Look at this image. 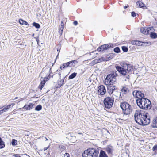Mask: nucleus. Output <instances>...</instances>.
<instances>
[{"label": "nucleus", "instance_id": "obj_32", "mask_svg": "<svg viewBox=\"0 0 157 157\" xmlns=\"http://www.w3.org/2000/svg\"><path fill=\"white\" fill-rule=\"evenodd\" d=\"M128 64H127L125 63H122L120 64L121 65V66L122 68H126V67Z\"/></svg>", "mask_w": 157, "mask_h": 157}, {"label": "nucleus", "instance_id": "obj_7", "mask_svg": "<svg viewBox=\"0 0 157 157\" xmlns=\"http://www.w3.org/2000/svg\"><path fill=\"white\" fill-rule=\"evenodd\" d=\"M114 47L113 44L112 43L104 44L99 46L97 49V51L100 52H103L111 48Z\"/></svg>", "mask_w": 157, "mask_h": 157}, {"label": "nucleus", "instance_id": "obj_60", "mask_svg": "<svg viewBox=\"0 0 157 157\" xmlns=\"http://www.w3.org/2000/svg\"><path fill=\"white\" fill-rule=\"evenodd\" d=\"M129 76L128 75V76H126V78H127L128 79L129 78Z\"/></svg>", "mask_w": 157, "mask_h": 157}, {"label": "nucleus", "instance_id": "obj_50", "mask_svg": "<svg viewBox=\"0 0 157 157\" xmlns=\"http://www.w3.org/2000/svg\"><path fill=\"white\" fill-rule=\"evenodd\" d=\"M98 62H99V63L101 62L102 61V59H101V58H99L98 59Z\"/></svg>", "mask_w": 157, "mask_h": 157}, {"label": "nucleus", "instance_id": "obj_30", "mask_svg": "<svg viewBox=\"0 0 157 157\" xmlns=\"http://www.w3.org/2000/svg\"><path fill=\"white\" fill-rule=\"evenodd\" d=\"M42 108V106L40 105H37L35 108L36 110L39 111Z\"/></svg>", "mask_w": 157, "mask_h": 157}, {"label": "nucleus", "instance_id": "obj_39", "mask_svg": "<svg viewBox=\"0 0 157 157\" xmlns=\"http://www.w3.org/2000/svg\"><path fill=\"white\" fill-rule=\"evenodd\" d=\"M59 148L60 150L61 151H63L66 149V147L65 146L63 145H60L59 147Z\"/></svg>", "mask_w": 157, "mask_h": 157}, {"label": "nucleus", "instance_id": "obj_45", "mask_svg": "<svg viewBox=\"0 0 157 157\" xmlns=\"http://www.w3.org/2000/svg\"><path fill=\"white\" fill-rule=\"evenodd\" d=\"M13 156L15 157H21L18 154H14Z\"/></svg>", "mask_w": 157, "mask_h": 157}, {"label": "nucleus", "instance_id": "obj_44", "mask_svg": "<svg viewBox=\"0 0 157 157\" xmlns=\"http://www.w3.org/2000/svg\"><path fill=\"white\" fill-rule=\"evenodd\" d=\"M64 157H70V155L67 153H66L64 154Z\"/></svg>", "mask_w": 157, "mask_h": 157}, {"label": "nucleus", "instance_id": "obj_63", "mask_svg": "<svg viewBox=\"0 0 157 157\" xmlns=\"http://www.w3.org/2000/svg\"><path fill=\"white\" fill-rule=\"evenodd\" d=\"M47 155H50V154L49 152H48V153Z\"/></svg>", "mask_w": 157, "mask_h": 157}, {"label": "nucleus", "instance_id": "obj_59", "mask_svg": "<svg viewBox=\"0 0 157 157\" xmlns=\"http://www.w3.org/2000/svg\"><path fill=\"white\" fill-rule=\"evenodd\" d=\"M15 104L14 103H13L11 104H10V105H11V106L12 105V106H13Z\"/></svg>", "mask_w": 157, "mask_h": 157}, {"label": "nucleus", "instance_id": "obj_37", "mask_svg": "<svg viewBox=\"0 0 157 157\" xmlns=\"http://www.w3.org/2000/svg\"><path fill=\"white\" fill-rule=\"evenodd\" d=\"M122 156L123 157H129V155L127 151L125 153H123L122 154Z\"/></svg>", "mask_w": 157, "mask_h": 157}, {"label": "nucleus", "instance_id": "obj_35", "mask_svg": "<svg viewBox=\"0 0 157 157\" xmlns=\"http://www.w3.org/2000/svg\"><path fill=\"white\" fill-rule=\"evenodd\" d=\"M106 57L107 60V61L110 60L113 58V53H111L109 55H107L106 56Z\"/></svg>", "mask_w": 157, "mask_h": 157}, {"label": "nucleus", "instance_id": "obj_12", "mask_svg": "<svg viewBox=\"0 0 157 157\" xmlns=\"http://www.w3.org/2000/svg\"><path fill=\"white\" fill-rule=\"evenodd\" d=\"M151 30L150 28H141L140 29V31L142 33L147 34L149 33V30Z\"/></svg>", "mask_w": 157, "mask_h": 157}, {"label": "nucleus", "instance_id": "obj_34", "mask_svg": "<svg viewBox=\"0 0 157 157\" xmlns=\"http://www.w3.org/2000/svg\"><path fill=\"white\" fill-rule=\"evenodd\" d=\"M17 141L15 139H13L12 140L11 144L12 145L15 146L17 145Z\"/></svg>", "mask_w": 157, "mask_h": 157}, {"label": "nucleus", "instance_id": "obj_19", "mask_svg": "<svg viewBox=\"0 0 157 157\" xmlns=\"http://www.w3.org/2000/svg\"><path fill=\"white\" fill-rule=\"evenodd\" d=\"M45 82L46 81L44 79H43V80H41V83L38 87L41 90L44 86Z\"/></svg>", "mask_w": 157, "mask_h": 157}, {"label": "nucleus", "instance_id": "obj_27", "mask_svg": "<svg viewBox=\"0 0 157 157\" xmlns=\"http://www.w3.org/2000/svg\"><path fill=\"white\" fill-rule=\"evenodd\" d=\"M141 41L138 40H135L132 42V44L133 45H135L138 46H141Z\"/></svg>", "mask_w": 157, "mask_h": 157}, {"label": "nucleus", "instance_id": "obj_42", "mask_svg": "<svg viewBox=\"0 0 157 157\" xmlns=\"http://www.w3.org/2000/svg\"><path fill=\"white\" fill-rule=\"evenodd\" d=\"M39 35L37 37H34V38L36 39V40L37 42V44L39 45Z\"/></svg>", "mask_w": 157, "mask_h": 157}, {"label": "nucleus", "instance_id": "obj_56", "mask_svg": "<svg viewBox=\"0 0 157 157\" xmlns=\"http://www.w3.org/2000/svg\"><path fill=\"white\" fill-rule=\"evenodd\" d=\"M60 68L62 70V69H63L64 68H63V65H62V66H61L60 67Z\"/></svg>", "mask_w": 157, "mask_h": 157}, {"label": "nucleus", "instance_id": "obj_47", "mask_svg": "<svg viewBox=\"0 0 157 157\" xmlns=\"http://www.w3.org/2000/svg\"><path fill=\"white\" fill-rule=\"evenodd\" d=\"M78 22L77 21H75L73 22V24L75 25H76L78 24Z\"/></svg>", "mask_w": 157, "mask_h": 157}, {"label": "nucleus", "instance_id": "obj_22", "mask_svg": "<svg viewBox=\"0 0 157 157\" xmlns=\"http://www.w3.org/2000/svg\"><path fill=\"white\" fill-rule=\"evenodd\" d=\"M128 89L126 87L124 86L121 90V91L124 94H126L129 91Z\"/></svg>", "mask_w": 157, "mask_h": 157}, {"label": "nucleus", "instance_id": "obj_15", "mask_svg": "<svg viewBox=\"0 0 157 157\" xmlns=\"http://www.w3.org/2000/svg\"><path fill=\"white\" fill-rule=\"evenodd\" d=\"M148 113H147L145 112L144 117H143V121H147V120L148 121V123L147 124V125H148L150 122V118L148 116Z\"/></svg>", "mask_w": 157, "mask_h": 157}, {"label": "nucleus", "instance_id": "obj_20", "mask_svg": "<svg viewBox=\"0 0 157 157\" xmlns=\"http://www.w3.org/2000/svg\"><path fill=\"white\" fill-rule=\"evenodd\" d=\"M78 62L76 60H72L68 62L69 64V67H71L72 66H74L75 65V64L77 63Z\"/></svg>", "mask_w": 157, "mask_h": 157}, {"label": "nucleus", "instance_id": "obj_58", "mask_svg": "<svg viewBox=\"0 0 157 157\" xmlns=\"http://www.w3.org/2000/svg\"><path fill=\"white\" fill-rule=\"evenodd\" d=\"M30 133L29 132H28L25 135L26 136H29V134H30Z\"/></svg>", "mask_w": 157, "mask_h": 157}, {"label": "nucleus", "instance_id": "obj_26", "mask_svg": "<svg viewBox=\"0 0 157 157\" xmlns=\"http://www.w3.org/2000/svg\"><path fill=\"white\" fill-rule=\"evenodd\" d=\"M77 75V73L74 72L72 73L68 77V78L69 79H71L75 77Z\"/></svg>", "mask_w": 157, "mask_h": 157}, {"label": "nucleus", "instance_id": "obj_55", "mask_svg": "<svg viewBox=\"0 0 157 157\" xmlns=\"http://www.w3.org/2000/svg\"><path fill=\"white\" fill-rule=\"evenodd\" d=\"M68 135L69 136H70L71 137H73V136H72L71 134V133H69L68 134Z\"/></svg>", "mask_w": 157, "mask_h": 157}, {"label": "nucleus", "instance_id": "obj_10", "mask_svg": "<svg viewBox=\"0 0 157 157\" xmlns=\"http://www.w3.org/2000/svg\"><path fill=\"white\" fill-rule=\"evenodd\" d=\"M106 90L105 87L103 85H101L98 87V94L102 95L105 94Z\"/></svg>", "mask_w": 157, "mask_h": 157}, {"label": "nucleus", "instance_id": "obj_17", "mask_svg": "<svg viewBox=\"0 0 157 157\" xmlns=\"http://www.w3.org/2000/svg\"><path fill=\"white\" fill-rule=\"evenodd\" d=\"M51 70L50 68H49L48 66H46L45 67H44L42 70V72L43 73L44 72H47L48 73V74L49 73L50 71Z\"/></svg>", "mask_w": 157, "mask_h": 157}, {"label": "nucleus", "instance_id": "obj_54", "mask_svg": "<svg viewBox=\"0 0 157 157\" xmlns=\"http://www.w3.org/2000/svg\"><path fill=\"white\" fill-rule=\"evenodd\" d=\"M48 147H44V151L45 150H47L48 149Z\"/></svg>", "mask_w": 157, "mask_h": 157}, {"label": "nucleus", "instance_id": "obj_38", "mask_svg": "<svg viewBox=\"0 0 157 157\" xmlns=\"http://www.w3.org/2000/svg\"><path fill=\"white\" fill-rule=\"evenodd\" d=\"M122 49L123 51L124 52H127L128 50V47L125 46H122Z\"/></svg>", "mask_w": 157, "mask_h": 157}, {"label": "nucleus", "instance_id": "obj_6", "mask_svg": "<svg viewBox=\"0 0 157 157\" xmlns=\"http://www.w3.org/2000/svg\"><path fill=\"white\" fill-rule=\"evenodd\" d=\"M113 102L114 100L109 97L105 98L103 101L105 107L107 109L112 107Z\"/></svg>", "mask_w": 157, "mask_h": 157}, {"label": "nucleus", "instance_id": "obj_31", "mask_svg": "<svg viewBox=\"0 0 157 157\" xmlns=\"http://www.w3.org/2000/svg\"><path fill=\"white\" fill-rule=\"evenodd\" d=\"M114 51L117 53H119L120 52V50L118 47H117L113 49Z\"/></svg>", "mask_w": 157, "mask_h": 157}, {"label": "nucleus", "instance_id": "obj_62", "mask_svg": "<svg viewBox=\"0 0 157 157\" xmlns=\"http://www.w3.org/2000/svg\"><path fill=\"white\" fill-rule=\"evenodd\" d=\"M59 52L58 53V55H57V56H56V59L57 58L58 56V55H59Z\"/></svg>", "mask_w": 157, "mask_h": 157}, {"label": "nucleus", "instance_id": "obj_51", "mask_svg": "<svg viewBox=\"0 0 157 157\" xmlns=\"http://www.w3.org/2000/svg\"><path fill=\"white\" fill-rule=\"evenodd\" d=\"M61 27H64V23L63 21H61Z\"/></svg>", "mask_w": 157, "mask_h": 157}, {"label": "nucleus", "instance_id": "obj_24", "mask_svg": "<svg viewBox=\"0 0 157 157\" xmlns=\"http://www.w3.org/2000/svg\"><path fill=\"white\" fill-rule=\"evenodd\" d=\"M58 87H60L63 86L64 84V79H61L60 81L58 82Z\"/></svg>", "mask_w": 157, "mask_h": 157}, {"label": "nucleus", "instance_id": "obj_23", "mask_svg": "<svg viewBox=\"0 0 157 157\" xmlns=\"http://www.w3.org/2000/svg\"><path fill=\"white\" fill-rule=\"evenodd\" d=\"M152 126L153 128L157 127V117H156L155 120H153Z\"/></svg>", "mask_w": 157, "mask_h": 157}, {"label": "nucleus", "instance_id": "obj_41", "mask_svg": "<svg viewBox=\"0 0 157 157\" xmlns=\"http://www.w3.org/2000/svg\"><path fill=\"white\" fill-rule=\"evenodd\" d=\"M11 106V105H8L6 107H5L3 109L4 110L5 112L7 110L9 109L10 107Z\"/></svg>", "mask_w": 157, "mask_h": 157}, {"label": "nucleus", "instance_id": "obj_29", "mask_svg": "<svg viewBox=\"0 0 157 157\" xmlns=\"http://www.w3.org/2000/svg\"><path fill=\"white\" fill-rule=\"evenodd\" d=\"M150 43L148 42H144L141 41L140 45L141 46H146L148 45V44Z\"/></svg>", "mask_w": 157, "mask_h": 157}, {"label": "nucleus", "instance_id": "obj_16", "mask_svg": "<svg viewBox=\"0 0 157 157\" xmlns=\"http://www.w3.org/2000/svg\"><path fill=\"white\" fill-rule=\"evenodd\" d=\"M112 147H108L105 148V151L109 155H111L112 153L113 149Z\"/></svg>", "mask_w": 157, "mask_h": 157}, {"label": "nucleus", "instance_id": "obj_5", "mask_svg": "<svg viewBox=\"0 0 157 157\" xmlns=\"http://www.w3.org/2000/svg\"><path fill=\"white\" fill-rule=\"evenodd\" d=\"M116 71L115 73H111L107 75L105 80V83L106 85L113 84L116 81V77L118 75L116 73Z\"/></svg>", "mask_w": 157, "mask_h": 157}, {"label": "nucleus", "instance_id": "obj_43", "mask_svg": "<svg viewBox=\"0 0 157 157\" xmlns=\"http://www.w3.org/2000/svg\"><path fill=\"white\" fill-rule=\"evenodd\" d=\"M136 14L135 12L134 11H133L131 12V16L132 17H135L136 16Z\"/></svg>", "mask_w": 157, "mask_h": 157}, {"label": "nucleus", "instance_id": "obj_64", "mask_svg": "<svg viewBox=\"0 0 157 157\" xmlns=\"http://www.w3.org/2000/svg\"><path fill=\"white\" fill-rule=\"evenodd\" d=\"M18 98V97H16V98H14V99L15 100V99H17Z\"/></svg>", "mask_w": 157, "mask_h": 157}, {"label": "nucleus", "instance_id": "obj_8", "mask_svg": "<svg viewBox=\"0 0 157 157\" xmlns=\"http://www.w3.org/2000/svg\"><path fill=\"white\" fill-rule=\"evenodd\" d=\"M115 68L117 71L122 75L125 76L127 75L126 69L122 68L121 67L119 66H116Z\"/></svg>", "mask_w": 157, "mask_h": 157}, {"label": "nucleus", "instance_id": "obj_14", "mask_svg": "<svg viewBox=\"0 0 157 157\" xmlns=\"http://www.w3.org/2000/svg\"><path fill=\"white\" fill-rule=\"evenodd\" d=\"M34 105L32 103H29L28 105H25V106L23 107V109H26L27 110H30L31 109Z\"/></svg>", "mask_w": 157, "mask_h": 157}, {"label": "nucleus", "instance_id": "obj_25", "mask_svg": "<svg viewBox=\"0 0 157 157\" xmlns=\"http://www.w3.org/2000/svg\"><path fill=\"white\" fill-rule=\"evenodd\" d=\"M19 22L20 24L22 25H26L29 26V24L27 22L22 19H20L19 20Z\"/></svg>", "mask_w": 157, "mask_h": 157}, {"label": "nucleus", "instance_id": "obj_18", "mask_svg": "<svg viewBox=\"0 0 157 157\" xmlns=\"http://www.w3.org/2000/svg\"><path fill=\"white\" fill-rule=\"evenodd\" d=\"M150 36L152 39H155L157 38V34L154 32H150Z\"/></svg>", "mask_w": 157, "mask_h": 157}, {"label": "nucleus", "instance_id": "obj_28", "mask_svg": "<svg viewBox=\"0 0 157 157\" xmlns=\"http://www.w3.org/2000/svg\"><path fill=\"white\" fill-rule=\"evenodd\" d=\"M33 26L35 27L37 29H39L40 28V25L39 23H36L35 22H34L33 23Z\"/></svg>", "mask_w": 157, "mask_h": 157}, {"label": "nucleus", "instance_id": "obj_36", "mask_svg": "<svg viewBox=\"0 0 157 157\" xmlns=\"http://www.w3.org/2000/svg\"><path fill=\"white\" fill-rule=\"evenodd\" d=\"M152 150L154 151L155 154L157 153V145H155L153 146Z\"/></svg>", "mask_w": 157, "mask_h": 157}, {"label": "nucleus", "instance_id": "obj_53", "mask_svg": "<svg viewBox=\"0 0 157 157\" xmlns=\"http://www.w3.org/2000/svg\"><path fill=\"white\" fill-rule=\"evenodd\" d=\"M94 62H95V63H99V62H98V59H95L94 60Z\"/></svg>", "mask_w": 157, "mask_h": 157}, {"label": "nucleus", "instance_id": "obj_61", "mask_svg": "<svg viewBox=\"0 0 157 157\" xmlns=\"http://www.w3.org/2000/svg\"><path fill=\"white\" fill-rule=\"evenodd\" d=\"M94 51H93V52H90V55H91L92 54L94 53Z\"/></svg>", "mask_w": 157, "mask_h": 157}, {"label": "nucleus", "instance_id": "obj_57", "mask_svg": "<svg viewBox=\"0 0 157 157\" xmlns=\"http://www.w3.org/2000/svg\"><path fill=\"white\" fill-rule=\"evenodd\" d=\"M128 6H125L124 7V9H126L128 7Z\"/></svg>", "mask_w": 157, "mask_h": 157}, {"label": "nucleus", "instance_id": "obj_3", "mask_svg": "<svg viewBox=\"0 0 157 157\" xmlns=\"http://www.w3.org/2000/svg\"><path fill=\"white\" fill-rule=\"evenodd\" d=\"M99 154V150L89 148L84 151L82 155L83 157H98Z\"/></svg>", "mask_w": 157, "mask_h": 157}, {"label": "nucleus", "instance_id": "obj_4", "mask_svg": "<svg viewBox=\"0 0 157 157\" xmlns=\"http://www.w3.org/2000/svg\"><path fill=\"white\" fill-rule=\"evenodd\" d=\"M120 107L122 109L123 113L124 115H129L132 111V107L129 104L126 102L121 103Z\"/></svg>", "mask_w": 157, "mask_h": 157}, {"label": "nucleus", "instance_id": "obj_13", "mask_svg": "<svg viewBox=\"0 0 157 157\" xmlns=\"http://www.w3.org/2000/svg\"><path fill=\"white\" fill-rule=\"evenodd\" d=\"M133 69V66H132L130 64H128L126 67V68L127 74L129 73L130 74L132 73Z\"/></svg>", "mask_w": 157, "mask_h": 157}, {"label": "nucleus", "instance_id": "obj_9", "mask_svg": "<svg viewBox=\"0 0 157 157\" xmlns=\"http://www.w3.org/2000/svg\"><path fill=\"white\" fill-rule=\"evenodd\" d=\"M133 96L138 99L144 98V94L141 91L135 90L132 93Z\"/></svg>", "mask_w": 157, "mask_h": 157}, {"label": "nucleus", "instance_id": "obj_11", "mask_svg": "<svg viewBox=\"0 0 157 157\" xmlns=\"http://www.w3.org/2000/svg\"><path fill=\"white\" fill-rule=\"evenodd\" d=\"M107 85V89L108 92L110 94H112L113 93V91L117 89V88L114 85H113V84L106 85Z\"/></svg>", "mask_w": 157, "mask_h": 157}, {"label": "nucleus", "instance_id": "obj_33", "mask_svg": "<svg viewBox=\"0 0 157 157\" xmlns=\"http://www.w3.org/2000/svg\"><path fill=\"white\" fill-rule=\"evenodd\" d=\"M136 4L137 5H139V6L140 8L143 7L144 5V4L143 3L140 2L139 1L137 2Z\"/></svg>", "mask_w": 157, "mask_h": 157}, {"label": "nucleus", "instance_id": "obj_49", "mask_svg": "<svg viewBox=\"0 0 157 157\" xmlns=\"http://www.w3.org/2000/svg\"><path fill=\"white\" fill-rule=\"evenodd\" d=\"M49 76H50V75H49L47 77H46L44 78V79H46V80L47 79H49L50 77H49Z\"/></svg>", "mask_w": 157, "mask_h": 157}, {"label": "nucleus", "instance_id": "obj_46", "mask_svg": "<svg viewBox=\"0 0 157 157\" xmlns=\"http://www.w3.org/2000/svg\"><path fill=\"white\" fill-rule=\"evenodd\" d=\"M101 59H102V61H107V57L105 58L104 57H101Z\"/></svg>", "mask_w": 157, "mask_h": 157}, {"label": "nucleus", "instance_id": "obj_2", "mask_svg": "<svg viewBox=\"0 0 157 157\" xmlns=\"http://www.w3.org/2000/svg\"><path fill=\"white\" fill-rule=\"evenodd\" d=\"M137 105L141 109L147 110L149 107L150 109L151 107V101L147 98H140L136 100Z\"/></svg>", "mask_w": 157, "mask_h": 157}, {"label": "nucleus", "instance_id": "obj_52", "mask_svg": "<svg viewBox=\"0 0 157 157\" xmlns=\"http://www.w3.org/2000/svg\"><path fill=\"white\" fill-rule=\"evenodd\" d=\"M63 28L64 27H61L60 28V29L62 33L63 29Z\"/></svg>", "mask_w": 157, "mask_h": 157}, {"label": "nucleus", "instance_id": "obj_48", "mask_svg": "<svg viewBox=\"0 0 157 157\" xmlns=\"http://www.w3.org/2000/svg\"><path fill=\"white\" fill-rule=\"evenodd\" d=\"M5 112L4 110L3 109L0 110V115L2 114L3 113Z\"/></svg>", "mask_w": 157, "mask_h": 157}, {"label": "nucleus", "instance_id": "obj_21", "mask_svg": "<svg viewBox=\"0 0 157 157\" xmlns=\"http://www.w3.org/2000/svg\"><path fill=\"white\" fill-rule=\"evenodd\" d=\"M5 146V142L2 140L1 137H0V149L4 148Z\"/></svg>", "mask_w": 157, "mask_h": 157}, {"label": "nucleus", "instance_id": "obj_40", "mask_svg": "<svg viewBox=\"0 0 157 157\" xmlns=\"http://www.w3.org/2000/svg\"><path fill=\"white\" fill-rule=\"evenodd\" d=\"M69 65L68 62L66 63H63V68H65V67H69Z\"/></svg>", "mask_w": 157, "mask_h": 157}, {"label": "nucleus", "instance_id": "obj_1", "mask_svg": "<svg viewBox=\"0 0 157 157\" xmlns=\"http://www.w3.org/2000/svg\"><path fill=\"white\" fill-rule=\"evenodd\" d=\"M144 113L145 112L143 113L142 111L136 110L134 115L135 121L141 125H147L148 122V120L145 121H143V118L144 117Z\"/></svg>", "mask_w": 157, "mask_h": 157}]
</instances>
